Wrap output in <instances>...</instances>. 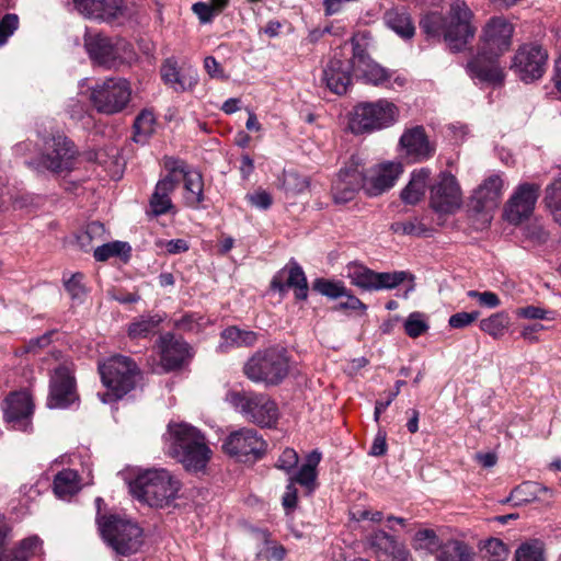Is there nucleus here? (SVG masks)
Here are the masks:
<instances>
[{"mask_svg": "<svg viewBox=\"0 0 561 561\" xmlns=\"http://www.w3.org/2000/svg\"><path fill=\"white\" fill-rule=\"evenodd\" d=\"M515 561H545V546L538 539L523 542L515 551Z\"/></svg>", "mask_w": 561, "mask_h": 561, "instance_id": "nucleus-42", "label": "nucleus"}, {"mask_svg": "<svg viewBox=\"0 0 561 561\" xmlns=\"http://www.w3.org/2000/svg\"><path fill=\"white\" fill-rule=\"evenodd\" d=\"M160 365L165 373L182 369L195 355L194 348L181 336L164 333L158 340Z\"/></svg>", "mask_w": 561, "mask_h": 561, "instance_id": "nucleus-17", "label": "nucleus"}, {"mask_svg": "<svg viewBox=\"0 0 561 561\" xmlns=\"http://www.w3.org/2000/svg\"><path fill=\"white\" fill-rule=\"evenodd\" d=\"M510 325V317L505 312H496L480 321L481 331L494 339L501 337Z\"/></svg>", "mask_w": 561, "mask_h": 561, "instance_id": "nucleus-41", "label": "nucleus"}, {"mask_svg": "<svg viewBox=\"0 0 561 561\" xmlns=\"http://www.w3.org/2000/svg\"><path fill=\"white\" fill-rule=\"evenodd\" d=\"M34 404L28 392H12L4 400V420L12 428L25 431L30 424Z\"/></svg>", "mask_w": 561, "mask_h": 561, "instance_id": "nucleus-23", "label": "nucleus"}, {"mask_svg": "<svg viewBox=\"0 0 561 561\" xmlns=\"http://www.w3.org/2000/svg\"><path fill=\"white\" fill-rule=\"evenodd\" d=\"M104 233V226L99 221H93L87 228L78 233L77 242L83 251H89L92 248V240L94 237H101Z\"/></svg>", "mask_w": 561, "mask_h": 561, "instance_id": "nucleus-51", "label": "nucleus"}, {"mask_svg": "<svg viewBox=\"0 0 561 561\" xmlns=\"http://www.w3.org/2000/svg\"><path fill=\"white\" fill-rule=\"evenodd\" d=\"M161 77L173 90L178 92L186 90V79L181 76L176 61L168 59L161 67Z\"/></svg>", "mask_w": 561, "mask_h": 561, "instance_id": "nucleus-48", "label": "nucleus"}, {"mask_svg": "<svg viewBox=\"0 0 561 561\" xmlns=\"http://www.w3.org/2000/svg\"><path fill=\"white\" fill-rule=\"evenodd\" d=\"M286 556L285 548L274 541H265V545L257 552L261 561H283Z\"/></svg>", "mask_w": 561, "mask_h": 561, "instance_id": "nucleus-55", "label": "nucleus"}, {"mask_svg": "<svg viewBox=\"0 0 561 561\" xmlns=\"http://www.w3.org/2000/svg\"><path fill=\"white\" fill-rule=\"evenodd\" d=\"M352 67L355 73L366 83L387 89L402 88L407 79L394 76V72L383 68L368 55L366 49L357 42H353Z\"/></svg>", "mask_w": 561, "mask_h": 561, "instance_id": "nucleus-12", "label": "nucleus"}, {"mask_svg": "<svg viewBox=\"0 0 561 561\" xmlns=\"http://www.w3.org/2000/svg\"><path fill=\"white\" fill-rule=\"evenodd\" d=\"M364 168L352 162L341 169L332 182L331 194L335 204L353 201L360 188L364 190Z\"/></svg>", "mask_w": 561, "mask_h": 561, "instance_id": "nucleus-19", "label": "nucleus"}, {"mask_svg": "<svg viewBox=\"0 0 561 561\" xmlns=\"http://www.w3.org/2000/svg\"><path fill=\"white\" fill-rule=\"evenodd\" d=\"M390 229L394 233L415 237H421L427 231L426 227L417 218L407 221H396L391 224Z\"/></svg>", "mask_w": 561, "mask_h": 561, "instance_id": "nucleus-52", "label": "nucleus"}, {"mask_svg": "<svg viewBox=\"0 0 561 561\" xmlns=\"http://www.w3.org/2000/svg\"><path fill=\"white\" fill-rule=\"evenodd\" d=\"M19 548L26 558L37 554L42 550V540L37 536H32L20 541Z\"/></svg>", "mask_w": 561, "mask_h": 561, "instance_id": "nucleus-63", "label": "nucleus"}, {"mask_svg": "<svg viewBox=\"0 0 561 561\" xmlns=\"http://www.w3.org/2000/svg\"><path fill=\"white\" fill-rule=\"evenodd\" d=\"M76 9L87 18L112 22L124 13L123 0H73Z\"/></svg>", "mask_w": 561, "mask_h": 561, "instance_id": "nucleus-29", "label": "nucleus"}, {"mask_svg": "<svg viewBox=\"0 0 561 561\" xmlns=\"http://www.w3.org/2000/svg\"><path fill=\"white\" fill-rule=\"evenodd\" d=\"M225 401L248 422L262 428L275 427L278 422V405L267 393L253 390H228Z\"/></svg>", "mask_w": 561, "mask_h": 561, "instance_id": "nucleus-5", "label": "nucleus"}, {"mask_svg": "<svg viewBox=\"0 0 561 561\" xmlns=\"http://www.w3.org/2000/svg\"><path fill=\"white\" fill-rule=\"evenodd\" d=\"M386 25L404 39L412 38L415 33L410 14L404 9H390L385 13Z\"/></svg>", "mask_w": 561, "mask_h": 561, "instance_id": "nucleus-33", "label": "nucleus"}, {"mask_svg": "<svg viewBox=\"0 0 561 561\" xmlns=\"http://www.w3.org/2000/svg\"><path fill=\"white\" fill-rule=\"evenodd\" d=\"M168 450L186 471H203L211 458L205 435L185 422H171L168 425Z\"/></svg>", "mask_w": 561, "mask_h": 561, "instance_id": "nucleus-2", "label": "nucleus"}, {"mask_svg": "<svg viewBox=\"0 0 561 561\" xmlns=\"http://www.w3.org/2000/svg\"><path fill=\"white\" fill-rule=\"evenodd\" d=\"M402 172V164L396 162H386L371 168L368 174H365V193L370 197L383 194L394 185Z\"/></svg>", "mask_w": 561, "mask_h": 561, "instance_id": "nucleus-22", "label": "nucleus"}, {"mask_svg": "<svg viewBox=\"0 0 561 561\" xmlns=\"http://www.w3.org/2000/svg\"><path fill=\"white\" fill-rule=\"evenodd\" d=\"M309 185L307 178L296 172H285L283 178V187L286 192L297 194L304 192Z\"/></svg>", "mask_w": 561, "mask_h": 561, "instance_id": "nucleus-56", "label": "nucleus"}, {"mask_svg": "<svg viewBox=\"0 0 561 561\" xmlns=\"http://www.w3.org/2000/svg\"><path fill=\"white\" fill-rule=\"evenodd\" d=\"M527 240L536 245L545 244L549 239V232L539 224H530L525 229Z\"/></svg>", "mask_w": 561, "mask_h": 561, "instance_id": "nucleus-60", "label": "nucleus"}, {"mask_svg": "<svg viewBox=\"0 0 561 561\" xmlns=\"http://www.w3.org/2000/svg\"><path fill=\"white\" fill-rule=\"evenodd\" d=\"M220 335L229 347L253 346L257 341L255 332L241 330L238 327H229Z\"/></svg>", "mask_w": 561, "mask_h": 561, "instance_id": "nucleus-38", "label": "nucleus"}, {"mask_svg": "<svg viewBox=\"0 0 561 561\" xmlns=\"http://www.w3.org/2000/svg\"><path fill=\"white\" fill-rule=\"evenodd\" d=\"M273 290L280 294L287 288H293L298 300H306L308 297V283L301 266L297 262H289L271 282Z\"/></svg>", "mask_w": 561, "mask_h": 561, "instance_id": "nucleus-27", "label": "nucleus"}, {"mask_svg": "<svg viewBox=\"0 0 561 561\" xmlns=\"http://www.w3.org/2000/svg\"><path fill=\"white\" fill-rule=\"evenodd\" d=\"M79 150L75 142L62 133L43 138L37 158L26 162L38 172L49 171L54 174L70 173L78 161Z\"/></svg>", "mask_w": 561, "mask_h": 561, "instance_id": "nucleus-4", "label": "nucleus"}, {"mask_svg": "<svg viewBox=\"0 0 561 561\" xmlns=\"http://www.w3.org/2000/svg\"><path fill=\"white\" fill-rule=\"evenodd\" d=\"M78 400L73 364L62 363L50 375L47 407L66 409Z\"/></svg>", "mask_w": 561, "mask_h": 561, "instance_id": "nucleus-15", "label": "nucleus"}, {"mask_svg": "<svg viewBox=\"0 0 561 561\" xmlns=\"http://www.w3.org/2000/svg\"><path fill=\"white\" fill-rule=\"evenodd\" d=\"M156 117L149 110H142L134 122L133 139L138 144H145L154 131Z\"/></svg>", "mask_w": 561, "mask_h": 561, "instance_id": "nucleus-39", "label": "nucleus"}, {"mask_svg": "<svg viewBox=\"0 0 561 561\" xmlns=\"http://www.w3.org/2000/svg\"><path fill=\"white\" fill-rule=\"evenodd\" d=\"M99 373L107 389L101 397L104 403L117 401L126 396L136 387L141 375L137 364L124 355H114L99 364Z\"/></svg>", "mask_w": 561, "mask_h": 561, "instance_id": "nucleus-6", "label": "nucleus"}, {"mask_svg": "<svg viewBox=\"0 0 561 561\" xmlns=\"http://www.w3.org/2000/svg\"><path fill=\"white\" fill-rule=\"evenodd\" d=\"M437 561H474V551L461 540L450 539L443 543Z\"/></svg>", "mask_w": 561, "mask_h": 561, "instance_id": "nucleus-34", "label": "nucleus"}, {"mask_svg": "<svg viewBox=\"0 0 561 561\" xmlns=\"http://www.w3.org/2000/svg\"><path fill=\"white\" fill-rule=\"evenodd\" d=\"M298 459V454L293 448H285L276 462V468L289 473L296 468Z\"/></svg>", "mask_w": 561, "mask_h": 561, "instance_id": "nucleus-61", "label": "nucleus"}, {"mask_svg": "<svg viewBox=\"0 0 561 561\" xmlns=\"http://www.w3.org/2000/svg\"><path fill=\"white\" fill-rule=\"evenodd\" d=\"M538 193L539 186L537 184H520L505 206V219L513 225H518L527 219L534 211Z\"/></svg>", "mask_w": 561, "mask_h": 561, "instance_id": "nucleus-21", "label": "nucleus"}, {"mask_svg": "<svg viewBox=\"0 0 561 561\" xmlns=\"http://www.w3.org/2000/svg\"><path fill=\"white\" fill-rule=\"evenodd\" d=\"M84 49L92 64L111 69L123 62L130 45L121 39L112 38L101 32L87 28L83 36Z\"/></svg>", "mask_w": 561, "mask_h": 561, "instance_id": "nucleus-11", "label": "nucleus"}, {"mask_svg": "<svg viewBox=\"0 0 561 561\" xmlns=\"http://www.w3.org/2000/svg\"><path fill=\"white\" fill-rule=\"evenodd\" d=\"M352 60L344 61L339 58L329 60L323 69L322 81L335 94H344L351 84Z\"/></svg>", "mask_w": 561, "mask_h": 561, "instance_id": "nucleus-30", "label": "nucleus"}, {"mask_svg": "<svg viewBox=\"0 0 561 561\" xmlns=\"http://www.w3.org/2000/svg\"><path fill=\"white\" fill-rule=\"evenodd\" d=\"M503 181L499 175L489 176L473 193L470 205L477 213L490 220V211L495 209L502 196Z\"/></svg>", "mask_w": 561, "mask_h": 561, "instance_id": "nucleus-24", "label": "nucleus"}, {"mask_svg": "<svg viewBox=\"0 0 561 561\" xmlns=\"http://www.w3.org/2000/svg\"><path fill=\"white\" fill-rule=\"evenodd\" d=\"M162 321L159 316H141L128 327V335L131 339L147 337L154 332Z\"/></svg>", "mask_w": 561, "mask_h": 561, "instance_id": "nucleus-40", "label": "nucleus"}, {"mask_svg": "<svg viewBox=\"0 0 561 561\" xmlns=\"http://www.w3.org/2000/svg\"><path fill=\"white\" fill-rule=\"evenodd\" d=\"M480 317L479 311L457 312L449 317L448 324L454 329H463L472 324Z\"/></svg>", "mask_w": 561, "mask_h": 561, "instance_id": "nucleus-59", "label": "nucleus"}, {"mask_svg": "<svg viewBox=\"0 0 561 561\" xmlns=\"http://www.w3.org/2000/svg\"><path fill=\"white\" fill-rule=\"evenodd\" d=\"M96 524L104 542L119 556L136 553L142 545V529L133 520L116 514L96 516Z\"/></svg>", "mask_w": 561, "mask_h": 561, "instance_id": "nucleus-8", "label": "nucleus"}, {"mask_svg": "<svg viewBox=\"0 0 561 561\" xmlns=\"http://www.w3.org/2000/svg\"><path fill=\"white\" fill-rule=\"evenodd\" d=\"M473 19L474 13L465 1L454 0L444 15L430 13L420 25L427 35H442L451 53H460L468 48L476 36Z\"/></svg>", "mask_w": 561, "mask_h": 561, "instance_id": "nucleus-1", "label": "nucleus"}, {"mask_svg": "<svg viewBox=\"0 0 561 561\" xmlns=\"http://www.w3.org/2000/svg\"><path fill=\"white\" fill-rule=\"evenodd\" d=\"M289 373L286 348L271 346L256 351L243 365V374L255 383L279 385Z\"/></svg>", "mask_w": 561, "mask_h": 561, "instance_id": "nucleus-7", "label": "nucleus"}, {"mask_svg": "<svg viewBox=\"0 0 561 561\" xmlns=\"http://www.w3.org/2000/svg\"><path fill=\"white\" fill-rule=\"evenodd\" d=\"M181 482L165 469H150L129 483L135 499L151 506L164 507L176 499Z\"/></svg>", "mask_w": 561, "mask_h": 561, "instance_id": "nucleus-3", "label": "nucleus"}, {"mask_svg": "<svg viewBox=\"0 0 561 561\" xmlns=\"http://www.w3.org/2000/svg\"><path fill=\"white\" fill-rule=\"evenodd\" d=\"M130 245L127 242L114 241L104 243L94 249V259L99 262H105L114 256H128L130 253Z\"/></svg>", "mask_w": 561, "mask_h": 561, "instance_id": "nucleus-46", "label": "nucleus"}, {"mask_svg": "<svg viewBox=\"0 0 561 561\" xmlns=\"http://www.w3.org/2000/svg\"><path fill=\"white\" fill-rule=\"evenodd\" d=\"M222 451L239 461H256L263 458L267 444L256 430L241 427L232 431L222 440Z\"/></svg>", "mask_w": 561, "mask_h": 561, "instance_id": "nucleus-13", "label": "nucleus"}, {"mask_svg": "<svg viewBox=\"0 0 561 561\" xmlns=\"http://www.w3.org/2000/svg\"><path fill=\"white\" fill-rule=\"evenodd\" d=\"M367 543L378 561H408L409 551L388 533L379 529L367 537Z\"/></svg>", "mask_w": 561, "mask_h": 561, "instance_id": "nucleus-25", "label": "nucleus"}, {"mask_svg": "<svg viewBox=\"0 0 561 561\" xmlns=\"http://www.w3.org/2000/svg\"><path fill=\"white\" fill-rule=\"evenodd\" d=\"M541 492L548 493L550 490L537 482H523L514 488L507 501H513L515 505H523L534 502Z\"/></svg>", "mask_w": 561, "mask_h": 561, "instance_id": "nucleus-36", "label": "nucleus"}, {"mask_svg": "<svg viewBox=\"0 0 561 561\" xmlns=\"http://www.w3.org/2000/svg\"><path fill=\"white\" fill-rule=\"evenodd\" d=\"M482 549L484 550V558L488 561H504L508 556L506 545L497 538L488 539L483 543Z\"/></svg>", "mask_w": 561, "mask_h": 561, "instance_id": "nucleus-50", "label": "nucleus"}, {"mask_svg": "<svg viewBox=\"0 0 561 561\" xmlns=\"http://www.w3.org/2000/svg\"><path fill=\"white\" fill-rule=\"evenodd\" d=\"M514 25L504 16H492L482 26L478 48L483 54L502 56L511 49Z\"/></svg>", "mask_w": 561, "mask_h": 561, "instance_id": "nucleus-14", "label": "nucleus"}, {"mask_svg": "<svg viewBox=\"0 0 561 561\" xmlns=\"http://www.w3.org/2000/svg\"><path fill=\"white\" fill-rule=\"evenodd\" d=\"M500 57L492 54H483L477 48V54L468 60L467 72L471 79L493 87L502 85L505 73L500 65Z\"/></svg>", "mask_w": 561, "mask_h": 561, "instance_id": "nucleus-20", "label": "nucleus"}, {"mask_svg": "<svg viewBox=\"0 0 561 561\" xmlns=\"http://www.w3.org/2000/svg\"><path fill=\"white\" fill-rule=\"evenodd\" d=\"M400 145L407 156L415 161H424L435 153V145L430 141L423 126H414L404 130L400 137Z\"/></svg>", "mask_w": 561, "mask_h": 561, "instance_id": "nucleus-28", "label": "nucleus"}, {"mask_svg": "<svg viewBox=\"0 0 561 561\" xmlns=\"http://www.w3.org/2000/svg\"><path fill=\"white\" fill-rule=\"evenodd\" d=\"M83 278L84 275L82 273H75L65 280V288L73 300H82L87 294Z\"/></svg>", "mask_w": 561, "mask_h": 561, "instance_id": "nucleus-57", "label": "nucleus"}, {"mask_svg": "<svg viewBox=\"0 0 561 561\" xmlns=\"http://www.w3.org/2000/svg\"><path fill=\"white\" fill-rule=\"evenodd\" d=\"M443 543L444 542L439 541L434 530L422 529L415 534L413 547L415 550H424L428 553H435L437 556Z\"/></svg>", "mask_w": 561, "mask_h": 561, "instance_id": "nucleus-47", "label": "nucleus"}, {"mask_svg": "<svg viewBox=\"0 0 561 561\" xmlns=\"http://www.w3.org/2000/svg\"><path fill=\"white\" fill-rule=\"evenodd\" d=\"M19 16L14 13H7L0 20V46L7 43L8 38L18 30Z\"/></svg>", "mask_w": 561, "mask_h": 561, "instance_id": "nucleus-58", "label": "nucleus"}, {"mask_svg": "<svg viewBox=\"0 0 561 561\" xmlns=\"http://www.w3.org/2000/svg\"><path fill=\"white\" fill-rule=\"evenodd\" d=\"M399 117L398 106L386 100L375 102H362L354 107L350 121L353 134L371 133L392 126Z\"/></svg>", "mask_w": 561, "mask_h": 561, "instance_id": "nucleus-9", "label": "nucleus"}, {"mask_svg": "<svg viewBox=\"0 0 561 561\" xmlns=\"http://www.w3.org/2000/svg\"><path fill=\"white\" fill-rule=\"evenodd\" d=\"M548 53L538 44H523L516 50L512 69L518 75L522 81L529 83L540 79L547 67Z\"/></svg>", "mask_w": 561, "mask_h": 561, "instance_id": "nucleus-16", "label": "nucleus"}, {"mask_svg": "<svg viewBox=\"0 0 561 561\" xmlns=\"http://www.w3.org/2000/svg\"><path fill=\"white\" fill-rule=\"evenodd\" d=\"M346 271L352 285L367 291L375 290V271L357 263L348 264Z\"/></svg>", "mask_w": 561, "mask_h": 561, "instance_id": "nucleus-35", "label": "nucleus"}, {"mask_svg": "<svg viewBox=\"0 0 561 561\" xmlns=\"http://www.w3.org/2000/svg\"><path fill=\"white\" fill-rule=\"evenodd\" d=\"M176 174L182 175L184 182L185 205L197 209L205 199L203 175L198 171H186L184 168H175Z\"/></svg>", "mask_w": 561, "mask_h": 561, "instance_id": "nucleus-31", "label": "nucleus"}, {"mask_svg": "<svg viewBox=\"0 0 561 561\" xmlns=\"http://www.w3.org/2000/svg\"><path fill=\"white\" fill-rule=\"evenodd\" d=\"M428 169H421L419 171H414L411 174V179L405 187L401 191V199L409 205L417 204L425 194V190L427 186V180L430 178Z\"/></svg>", "mask_w": 561, "mask_h": 561, "instance_id": "nucleus-32", "label": "nucleus"}, {"mask_svg": "<svg viewBox=\"0 0 561 561\" xmlns=\"http://www.w3.org/2000/svg\"><path fill=\"white\" fill-rule=\"evenodd\" d=\"M181 179L176 176V169H172L163 179L158 181L149 199L148 214L158 217L168 213H175L170 195L175 191Z\"/></svg>", "mask_w": 561, "mask_h": 561, "instance_id": "nucleus-26", "label": "nucleus"}, {"mask_svg": "<svg viewBox=\"0 0 561 561\" xmlns=\"http://www.w3.org/2000/svg\"><path fill=\"white\" fill-rule=\"evenodd\" d=\"M409 276L408 272H376L375 290H389L397 288Z\"/></svg>", "mask_w": 561, "mask_h": 561, "instance_id": "nucleus-49", "label": "nucleus"}, {"mask_svg": "<svg viewBox=\"0 0 561 561\" xmlns=\"http://www.w3.org/2000/svg\"><path fill=\"white\" fill-rule=\"evenodd\" d=\"M312 289L330 299H337L346 295V287L343 282L322 277L313 280Z\"/></svg>", "mask_w": 561, "mask_h": 561, "instance_id": "nucleus-45", "label": "nucleus"}, {"mask_svg": "<svg viewBox=\"0 0 561 561\" xmlns=\"http://www.w3.org/2000/svg\"><path fill=\"white\" fill-rule=\"evenodd\" d=\"M131 98L130 83L111 77L91 88L90 100L99 113L113 115L126 108Z\"/></svg>", "mask_w": 561, "mask_h": 561, "instance_id": "nucleus-10", "label": "nucleus"}, {"mask_svg": "<svg viewBox=\"0 0 561 561\" xmlns=\"http://www.w3.org/2000/svg\"><path fill=\"white\" fill-rule=\"evenodd\" d=\"M345 301L340 302L334 307L335 310H360L363 313L367 310V306L360 301L356 296L352 295L346 288Z\"/></svg>", "mask_w": 561, "mask_h": 561, "instance_id": "nucleus-64", "label": "nucleus"}, {"mask_svg": "<svg viewBox=\"0 0 561 561\" xmlns=\"http://www.w3.org/2000/svg\"><path fill=\"white\" fill-rule=\"evenodd\" d=\"M317 478V471L309 467L301 466L295 476L290 477V480L295 483H299L302 486L312 489Z\"/></svg>", "mask_w": 561, "mask_h": 561, "instance_id": "nucleus-62", "label": "nucleus"}, {"mask_svg": "<svg viewBox=\"0 0 561 561\" xmlns=\"http://www.w3.org/2000/svg\"><path fill=\"white\" fill-rule=\"evenodd\" d=\"M428 324L420 312H412L404 322V331L410 337H419L428 330Z\"/></svg>", "mask_w": 561, "mask_h": 561, "instance_id": "nucleus-53", "label": "nucleus"}, {"mask_svg": "<svg viewBox=\"0 0 561 561\" xmlns=\"http://www.w3.org/2000/svg\"><path fill=\"white\" fill-rule=\"evenodd\" d=\"M209 323V320L198 313H185L173 321V327L185 333L198 334Z\"/></svg>", "mask_w": 561, "mask_h": 561, "instance_id": "nucleus-43", "label": "nucleus"}, {"mask_svg": "<svg viewBox=\"0 0 561 561\" xmlns=\"http://www.w3.org/2000/svg\"><path fill=\"white\" fill-rule=\"evenodd\" d=\"M79 490L78 474L75 470L64 469L54 479V492L60 499H66Z\"/></svg>", "mask_w": 561, "mask_h": 561, "instance_id": "nucleus-37", "label": "nucleus"}, {"mask_svg": "<svg viewBox=\"0 0 561 561\" xmlns=\"http://www.w3.org/2000/svg\"><path fill=\"white\" fill-rule=\"evenodd\" d=\"M225 8H218L216 0L207 2H196L193 4L192 10L198 16L202 23H208L213 18L219 14Z\"/></svg>", "mask_w": 561, "mask_h": 561, "instance_id": "nucleus-54", "label": "nucleus"}, {"mask_svg": "<svg viewBox=\"0 0 561 561\" xmlns=\"http://www.w3.org/2000/svg\"><path fill=\"white\" fill-rule=\"evenodd\" d=\"M461 205V190L457 179L449 172H442L431 187V206L438 213L450 214Z\"/></svg>", "mask_w": 561, "mask_h": 561, "instance_id": "nucleus-18", "label": "nucleus"}, {"mask_svg": "<svg viewBox=\"0 0 561 561\" xmlns=\"http://www.w3.org/2000/svg\"><path fill=\"white\" fill-rule=\"evenodd\" d=\"M545 203L553 220L561 226V179L546 187Z\"/></svg>", "mask_w": 561, "mask_h": 561, "instance_id": "nucleus-44", "label": "nucleus"}]
</instances>
